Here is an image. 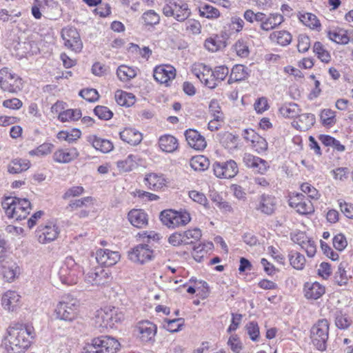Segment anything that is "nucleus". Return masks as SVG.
Returning a JSON list of instances; mask_svg holds the SVG:
<instances>
[{
    "instance_id": "f257e3e1",
    "label": "nucleus",
    "mask_w": 353,
    "mask_h": 353,
    "mask_svg": "<svg viewBox=\"0 0 353 353\" xmlns=\"http://www.w3.org/2000/svg\"><path fill=\"white\" fill-rule=\"evenodd\" d=\"M33 328L30 326L15 323L9 326L4 344L8 353H21L30 345L33 338Z\"/></svg>"
},
{
    "instance_id": "f03ea898",
    "label": "nucleus",
    "mask_w": 353,
    "mask_h": 353,
    "mask_svg": "<svg viewBox=\"0 0 353 353\" xmlns=\"http://www.w3.org/2000/svg\"><path fill=\"white\" fill-rule=\"evenodd\" d=\"M2 205L7 216L17 221L26 219L31 210V204L28 199L17 197H7Z\"/></svg>"
},
{
    "instance_id": "7ed1b4c3",
    "label": "nucleus",
    "mask_w": 353,
    "mask_h": 353,
    "mask_svg": "<svg viewBox=\"0 0 353 353\" xmlns=\"http://www.w3.org/2000/svg\"><path fill=\"white\" fill-rule=\"evenodd\" d=\"M162 12L165 17H172L179 22L185 21L192 14L188 4L183 0H165Z\"/></svg>"
},
{
    "instance_id": "20e7f679",
    "label": "nucleus",
    "mask_w": 353,
    "mask_h": 353,
    "mask_svg": "<svg viewBox=\"0 0 353 353\" xmlns=\"http://www.w3.org/2000/svg\"><path fill=\"white\" fill-rule=\"evenodd\" d=\"M80 267L71 256L65 258L63 264L59 271V276L62 283L71 285L77 283L79 274L81 273Z\"/></svg>"
},
{
    "instance_id": "39448f33",
    "label": "nucleus",
    "mask_w": 353,
    "mask_h": 353,
    "mask_svg": "<svg viewBox=\"0 0 353 353\" xmlns=\"http://www.w3.org/2000/svg\"><path fill=\"white\" fill-rule=\"evenodd\" d=\"M329 336V323L323 319L319 320L311 329L312 343L320 351L326 349V343Z\"/></svg>"
},
{
    "instance_id": "423d86ee",
    "label": "nucleus",
    "mask_w": 353,
    "mask_h": 353,
    "mask_svg": "<svg viewBox=\"0 0 353 353\" xmlns=\"http://www.w3.org/2000/svg\"><path fill=\"white\" fill-rule=\"evenodd\" d=\"M0 88L4 92L17 93L23 88V80L7 68L0 70Z\"/></svg>"
},
{
    "instance_id": "0eeeda50",
    "label": "nucleus",
    "mask_w": 353,
    "mask_h": 353,
    "mask_svg": "<svg viewBox=\"0 0 353 353\" xmlns=\"http://www.w3.org/2000/svg\"><path fill=\"white\" fill-rule=\"evenodd\" d=\"M54 313L57 319L71 322L77 315V302L74 299L63 298L57 304Z\"/></svg>"
},
{
    "instance_id": "6e6552de",
    "label": "nucleus",
    "mask_w": 353,
    "mask_h": 353,
    "mask_svg": "<svg viewBox=\"0 0 353 353\" xmlns=\"http://www.w3.org/2000/svg\"><path fill=\"white\" fill-rule=\"evenodd\" d=\"M191 71L206 87L213 89L217 86L213 70L203 63H194Z\"/></svg>"
},
{
    "instance_id": "1a4fd4ad",
    "label": "nucleus",
    "mask_w": 353,
    "mask_h": 353,
    "mask_svg": "<svg viewBox=\"0 0 353 353\" xmlns=\"http://www.w3.org/2000/svg\"><path fill=\"white\" fill-rule=\"evenodd\" d=\"M289 205L300 214H310L314 212L312 203L303 193H292L290 194Z\"/></svg>"
},
{
    "instance_id": "9d476101",
    "label": "nucleus",
    "mask_w": 353,
    "mask_h": 353,
    "mask_svg": "<svg viewBox=\"0 0 353 353\" xmlns=\"http://www.w3.org/2000/svg\"><path fill=\"white\" fill-rule=\"evenodd\" d=\"M137 338L143 343H154L157 332V325L149 321H143L137 323L135 327Z\"/></svg>"
},
{
    "instance_id": "9b49d317",
    "label": "nucleus",
    "mask_w": 353,
    "mask_h": 353,
    "mask_svg": "<svg viewBox=\"0 0 353 353\" xmlns=\"http://www.w3.org/2000/svg\"><path fill=\"white\" fill-rule=\"evenodd\" d=\"M123 318V314L118 313L117 310L114 307H105L97 311L96 323L99 324V327H112L115 323L121 321Z\"/></svg>"
},
{
    "instance_id": "f8f14e48",
    "label": "nucleus",
    "mask_w": 353,
    "mask_h": 353,
    "mask_svg": "<svg viewBox=\"0 0 353 353\" xmlns=\"http://www.w3.org/2000/svg\"><path fill=\"white\" fill-rule=\"evenodd\" d=\"M61 37L64 41V45L71 50L78 52L83 48V43L79 33L75 28L67 26L61 30Z\"/></svg>"
},
{
    "instance_id": "ddd939ff",
    "label": "nucleus",
    "mask_w": 353,
    "mask_h": 353,
    "mask_svg": "<svg viewBox=\"0 0 353 353\" xmlns=\"http://www.w3.org/2000/svg\"><path fill=\"white\" fill-rule=\"evenodd\" d=\"M277 200L273 195L262 194L254 201V209L261 214L270 216L276 209Z\"/></svg>"
},
{
    "instance_id": "4468645a",
    "label": "nucleus",
    "mask_w": 353,
    "mask_h": 353,
    "mask_svg": "<svg viewBox=\"0 0 353 353\" xmlns=\"http://www.w3.org/2000/svg\"><path fill=\"white\" fill-rule=\"evenodd\" d=\"M212 168L214 175L221 179L233 178L239 172L237 164L233 160L225 162H215Z\"/></svg>"
},
{
    "instance_id": "2eb2a0df",
    "label": "nucleus",
    "mask_w": 353,
    "mask_h": 353,
    "mask_svg": "<svg viewBox=\"0 0 353 353\" xmlns=\"http://www.w3.org/2000/svg\"><path fill=\"white\" fill-rule=\"evenodd\" d=\"M34 5L41 9L50 20H57L62 14V9L59 4L54 0H34Z\"/></svg>"
},
{
    "instance_id": "dca6fc26",
    "label": "nucleus",
    "mask_w": 353,
    "mask_h": 353,
    "mask_svg": "<svg viewBox=\"0 0 353 353\" xmlns=\"http://www.w3.org/2000/svg\"><path fill=\"white\" fill-rule=\"evenodd\" d=\"M130 260L138 263H145L153 258V250L147 244H139L134 247L129 252Z\"/></svg>"
},
{
    "instance_id": "f3484780",
    "label": "nucleus",
    "mask_w": 353,
    "mask_h": 353,
    "mask_svg": "<svg viewBox=\"0 0 353 353\" xmlns=\"http://www.w3.org/2000/svg\"><path fill=\"white\" fill-rule=\"evenodd\" d=\"M85 279L92 285H103L108 283L111 278L109 273L102 267L96 266L85 273Z\"/></svg>"
},
{
    "instance_id": "a211bd4d",
    "label": "nucleus",
    "mask_w": 353,
    "mask_h": 353,
    "mask_svg": "<svg viewBox=\"0 0 353 353\" xmlns=\"http://www.w3.org/2000/svg\"><path fill=\"white\" fill-rule=\"evenodd\" d=\"M60 230L55 224L49 223L45 225H40L36 234L39 242L46 244L55 240Z\"/></svg>"
},
{
    "instance_id": "6ab92c4d",
    "label": "nucleus",
    "mask_w": 353,
    "mask_h": 353,
    "mask_svg": "<svg viewBox=\"0 0 353 353\" xmlns=\"http://www.w3.org/2000/svg\"><path fill=\"white\" fill-rule=\"evenodd\" d=\"M243 162L247 168L261 174H265L269 168L268 163L265 160L250 153L244 154Z\"/></svg>"
},
{
    "instance_id": "aec40b11",
    "label": "nucleus",
    "mask_w": 353,
    "mask_h": 353,
    "mask_svg": "<svg viewBox=\"0 0 353 353\" xmlns=\"http://www.w3.org/2000/svg\"><path fill=\"white\" fill-rule=\"evenodd\" d=\"M175 76L176 70L170 65H160L154 69L153 77L160 83L167 84L170 81L174 79Z\"/></svg>"
},
{
    "instance_id": "412c9836",
    "label": "nucleus",
    "mask_w": 353,
    "mask_h": 353,
    "mask_svg": "<svg viewBox=\"0 0 353 353\" xmlns=\"http://www.w3.org/2000/svg\"><path fill=\"white\" fill-rule=\"evenodd\" d=\"M120 259L118 252L108 249H99L96 252V260L99 264L105 266H112L116 264Z\"/></svg>"
},
{
    "instance_id": "4be33fe9",
    "label": "nucleus",
    "mask_w": 353,
    "mask_h": 353,
    "mask_svg": "<svg viewBox=\"0 0 353 353\" xmlns=\"http://www.w3.org/2000/svg\"><path fill=\"white\" fill-rule=\"evenodd\" d=\"M21 304V296L14 290H8L1 298V305L8 312L15 311Z\"/></svg>"
},
{
    "instance_id": "5701e85b",
    "label": "nucleus",
    "mask_w": 353,
    "mask_h": 353,
    "mask_svg": "<svg viewBox=\"0 0 353 353\" xmlns=\"http://www.w3.org/2000/svg\"><path fill=\"white\" fill-rule=\"evenodd\" d=\"M185 136L191 148L196 150H202L205 148L207 145L205 139L197 130L188 129L185 131Z\"/></svg>"
},
{
    "instance_id": "b1692460",
    "label": "nucleus",
    "mask_w": 353,
    "mask_h": 353,
    "mask_svg": "<svg viewBox=\"0 0 353 353\" xmlns=\"http://www.w3.org/2000/svg\"><path fill=\"white\" fill-rule=\"evenodd\" d=\"M141 158L137 154H129L125 159L118 161L117 166L119 172H128L142 164Z\"/></svg>"
},
{
    "instance_id": "393cba45",
    "label": "nucleus",
    "mask_w": 353,
    "mask_h": 353,
    "mask_svg": "<svg viewBox=\"0 0 353 353\" xmlns=\"http://www.w3.org/2000/svg\"><path fill=\"white\" fill-rule=\"evenodd\" d=\"M79 152L75 148L59 149L53 154V160L59 163H68L77 159Z\"/></svg>"
},
{
    "instance_id": "a878e982",
    "label": "nucleus",
    "mask_w": 353,
    "mask_h": 353,
    "mask_svg": "<svg viewBox=\"0 0 353 353\" xmlns=\"http://www.w3.org/2000/svg\"><path fill=\"white\" fill-rule=\"evenodd\" d=\"M128 219L130 223L137 228H143L148 225V214L141 209H133L128 212Z\"/></svg>"
},
{
    "instance_id": "bb28decb",
    "label": "nucleus",
    "mask_w": 353,
    "mask_h": 353,
    "mask_svg": "<svg viewBox=\"0 0 353 353\" xmlns=\"http://www.w3.org/2000/svg\"><path fill=\"white\" fill-rule=\"evenodd\" d=\"M315 116L311 113H305L297 116L292 122V125L300 131H306L311 128L315 123Z\"/></svg>"
},
{
    "instance_id": "cd10ccee",
    "label": "nucleus",
    "mask_w": 353,
    "mask_h": 353,
    "mask_svg": "<svg viewBox=\"0 0 353 353\" xmlns=\"http://www.w3.org/2000/svg\"><path fill=\"white\" fill-rule=\"evenodd\" d=\"M145 185L152 190H159L165 185L166 179L163 174L150 173L144 178Z\"/></svg>"
},
{
    "instance_id": "c85d7f7f",
    "label": "nucleus",
    "mask_w": 353,
    "mask_h": 353,
    "mask_svg": "<svg viewBox=\"0 0 353 353\" xmlns=\"http://www.w3.org/2000/svg\"><path fill=\"white\" fill-rule=\"evenodd\" d=\"M120 138L124 142L132 145H137L141 143L142 134L134 128H126L119 133Z\"/></svg>"
},
{
    "instance_id": "c756f323",
    "label": "nucleus",
    "mask_w": 353,
    "mask_h": 353,
    "mask_svg": "<svg viewBox=\"0 0 353 353\" xmlns=\"http://www.w3.org/2000/svg\"><path fill=\"white\" fill-rule=\"evenodd\" d=\"M159 146L163 152L172 153L178 149V140L172 135L164 134L159 139Z\"/></svg>"
},
{
    "instance_id": "7c9ffc66",
    "label": "nucleus",
    "mask_w": 353,
    "mask_h": 353,
    "mask_svg": "<svg viewBox=\"0 0 353 353\" xmlns=\"http://www.w3.org/2000/svg\"><path fill=\"white\" fill-rule=\"evenodd\" d=\"M304 291L305 296L307 299L316 300L325 294V289L323 285L318 282L307 283L305 285Z\"/></svg>"
},
{
    "instance_id": "2f4dec72",
    "label": "nucleus",
    "mask_w": 353,
    "mask_h": 353,
    "mask_svg": "<svg viewBox=\"0 0 353 353\" xmlns=\"http://www.w3.org/2000/svg\"><path fill=\"white\" fill-rule=\"evenodd\" d=\"M88 141L97 150L103 153H108L113 149L112 143L108 139L92 135L88 138Z\"/></svg>"
},
{
    "instance_id": "473e14b6",
    "label": "nucleus",
    "mask_w": 353,
    "mask_h": 353,
    "mask_svg": "<svg viewBox=\"0 0 353 353\" xmlns=\"http://www.w3.org/2000/svg\"><path fill=\"white\" fill-rule=\"evenodd\" d=\"M284 21V17L279 13H272L266 17L265 21L261 24V28L264 31H270L279 27Z\"/></svg>"
},
{
    "instance_id": "72a5a7b5",
    "label": "nucleus",
    "mask_w": 353,
    "mask_h": 353,
    "mask_svg": "<svg viewBox=\"0 0 353 353\" xmlns=\"http://www.w3.org/2000/svg\"><path fill=\"white\" fill-rule=\"evenodd\" d=\"M270 40L281 46L289 45L292 39L291 34L286 30L274 31L269 36Z\"/></svg>"
},
{
    "instance_id": "f704fd0d",
    "label": "nucleus",
    "mask_w": 353,
    "mask_h": 353,
    "mask_svg": "<svg viewBox=\"0 0 353 353\" xmlns=\"http://www.w3.org/2000/svg\"><path fill=\"white\" fill-rule=\"evenodd\" d=\"M30 161L25 159H14L8 165V172L10 174H19L30 168Z\"/></svg>"
},
{
    "instance_id": "c9c22d12",
    "label": "nucleus",
    "mask_w": 353,
    "mask_h": 353,
    "mask_svg": "<svg viewBox=\"0 0 353 353\" xmlns=\"http://www.w3.org/2000/svg\"><path fill=\"white\" fill-rule=\"evenodd\" d=\"M248 77V69L243 65H236L232 69L228 79V83L245 80Z\"/></svg>"
},
{
    "instance_id": "e433bc0d",
    "label": "nucleus",
    "mask_w": 353,
    "mask_h": 353,
    "mask_svg": "<svg viewBox=\"0 0 353 353\" xmlns=\"http://www.w3.org/2000/svg\"><path fill=\"white\" fill-rule=\"evenodd\" d=\"M160 219L162 223L170 228L179 227L176 219V211L172 210H163L160 214Z\"/></svg>"
},
{
    "instance_id": "4c0bfd02",
    "label": "nucleus",
    "mask_w": 353,
    "mask_h": 353,
    "mask_svg": "<svg viewBox=\"0 0 353 353\" xmlns=\"http://www.w3.org/2000/svg\"><path fill=\"white\" fill-rule=\"evenodd\" d=\"M114 98L117 103L121 106L130 107L135 102V97L133 94L123 90H117Z\"/></svg>"
},
{
    "instance_id": "58836bf2",
    "label": "nucleus",
    "mask_w": 353,
    "mask_h": 353,
    "mask_svg": "<svg viewBox=\"0 0 353 353\" xmlns=\"http://www.w3.org/2000/svg\"><path fill=\"white\" fill-rule=\"evenodd\" d=\"M328 38L339 44H347L350 41L349 33L343 29H337L334 31H329L327 33Z\"/></svg>"
},
{
    "instance_id": "ea45409f",
    "label": "nucleus",
    "mask_w": 353,
    "mask_h": 353,
    "mask_svg": "<svg viewBox=\"0 0 353 353\" xmlns=\"http://www.w3.org/2000/svg\"><path fill=\"white\" fill-rule=\"evenodd\" d=\"M117 74L121 81L126 82L134 79L137 74L134 68L125 65H121L118 67Z\"/></svg>"
},
{
    "instance_id": "a19ab883",
    "label": "nucleus",
    "mask_w": 353,
    "mask_h": 353,
    "mask_svg": "<svg viewBox=\"0 0 353 353\" xmlns=\"http://www.w3.org/2000/svg\"><path fill=\"white\" fill-rule=\"evenodd\" d=\"M280 114L285 118H296L300 113V109L297 104L290 103L283 105L279 108Z\"/></svg>"
},
{
    "instance_id": "79ce46f5",
    "label": "nucleus",
    "mask_w": 353,
    "mask_h": 353,
    "mask_svg": "<svg viewBox=\"0 0 353 353\" xmlns=\"http://www.w3.org/2000/svg\"><path fill=\"white\" fill-rule=\"evenodd\" d=\"M288 258L290 265L296 270H303L305 264V256L301 253L291 250L289 252Z\"/></svg>"
},
{
    "instance_id": "37998d69",
    "label": "nucleus",
    "mask_w": 353,
    "mask_h": 353,
    "mask_svg": "<svg viewBox=\"0 0 353 353\" xmlns=\"http://www.w3.org/2000/svg\"><path fill=\"white\" fill-rule=\"evenodd\" d=\"M313 52L322 62L327 63L331 61L330 53L321 42L314 43Z\"/></svg>"
},
{
    "instance_id": "c03bdc74",
    "label": "nucleus",
    "mask_w": 353,
    "mask_h": 353,
    "mask_svg": "<svg viewBox=\"0 0 353 353\" xmlns=\"http://www.w3.org/2000/svg\"><path fill=\"white\" fill-rule=\"evenodd\" d=\"M300 20L311 29L319 30L321 23L314 14L307 12L300 15Z\"/></svg>"
},
{
    "instance_id": "a18cd8bd",
    "label": "nucleus",
    "mask_w": 353,
    "mask_h": 353,
    "mask_svg": "<svg viewBox=\"0 0 353 353\" xmlns=\"http://www.w3.org/2000/svg\"><path fill=\"white\" fill-rule=\"evenodd\" d=\"M209 165V160L203 155L194 157L190 160V166L196 171H204Z\"/></svg>"
},
{
    "instance_id": "49530a36",
    "label": "nucleus",
    "mask_w": 353,
    "mask_h": 353,
    "mask_svg": "<svg viewBox=\"0 0 353 353\" xmlns=\"http://www.w3.org/2000/svg\"><path fill=\"white\" fill-rule=\"evenodd\" d=\"M320 119L325 126L332 127L336 122V112L331 109H324L321 112Z\"/></svg>"
},
{
    "instance_id": "de8ad7c7",
    "label": "nucleus",
    "mask_w": 353,
    "mask_h": 353,
    "mask_svg": "<svg viewBox=\"0 0 353 353\" xmlns=\"http://www.w3.org/2000/svg\"><path fill=\"white\" fill-rule=\"evenodd\" d=\"M81 112L79 109H68L59 114V119L61 122L74 121L80 119Z\"/></svg>"
},
{
    "instance_id": "09e8293b",
    "label": "nucleus",
    "mask_w": 353,
    "mask_h": 353,
    "mask_svg": "<svg viewBox=\"0 0 353 353\" xmlns=\"http://www.w3.org/2000/svg\"><path fill=\"white\" fill-rule=\"evenodd\" d=\"M108 336H101L94 339L89 347L88 353H98L105 352V343L107 342Z\"/></svg>"
},
{
    "instance_id": "8fccbe9b",
    "label": "nucleus",
    "mask_w": 353,
    "mask_h": 353,
    "mask_svg": "<svg viewBox=\"0 0 353 353\" xmlns=\"http://www.w3.org/2000/svg\"><path fill=\"white\" fill-rule=\"evenodd\" d=\"M335 325L341 330H345L350 327L352 321L350 317L341 311H336L334 314Z\"/></svg>"
},
{
    "instance_id": "3c124183",
    "label": "nucleus",
    "mask_w": 353,
    "mask_h": 353,
    "mask_svg": "<svg viewBox=\"0 0 353 353\" xmlns=\"http://www.w3.org/2000/svg\"><path fill=\"white\" fill-rule=\"evenodd\" d=\"M200 16L207 19H216L220 15L219 10L210 5L205 4L199 8Z\"/></svg>"
},
{
    "instance_id": "603ef678",
    "label": "nucleus",
    "mask_w": 353,
    "mask_h": 353,
    "mask_svg": "<svg viewBox=\"0 0 353 353\" xmlns=\"http://www.w3.org/2000/svg\"><path fill=\"white\" fill-rule=\"evenodd\" d=\"M321 141L326 146H332L337 151L343 152L345 150V146L342 145L339 141L329 135H321Z\"/></svg>"
},
{
    "instance_id": "864d4df0",
    "label": "nucleus",
    "mask_w": 353,
    "mask_h": 353,
    "mask_svg": "<svg viewBox=\"0 0 353 353\" xmlns=\"http://www.w3.org/2000/svg\"><path fill=\"white\" fill-rule=\"evenodd\" d=\"M143 23L146 26H154L159 23L160 17L153 10H150L145 12L141 17Z\"/></svg>"
},
{
    "instance_id": "5fc2aeb1",
    "label": "nucleus",
    "mask_w": 353,
    "mask_h": 353,
    "mask_svg": "<svg viewBox=\"0 0 353 353\" xmlns=\"http://www.w3.org/2000/svg\"><path fill=\"white\" fill-rule=\"evenodd\" d=\"M185 245L194 243L198 241L201 236V231L199 228L188 230L182 232Z\"/></svg>"
},
{
    "instance_id": "6e6d98bb",
    "label": "nucleus",
    "mask_w": 353,
    "mask_h": 353,
    "mask_svg": "<svg viewBox=\"0 0 353 353\" xmlns=\"http://www.w3.org/2000/svg\"><path fill=\"white\" fill-rule=\"evenodd\" d=\"M234 49L240 57L246 58L249 56L250 50L248 43L243 39H239L235 43Z\"/></svg>"
},
{
    "instance_id": "4d7b16f0",
    "label": "nucleus",
    "mask_w": 353,
    "mask_h": 353,
    "mask_svg": "<svg viewBox=\"0 0 353 353\" xmlns=\"http://www.w3.org/2000/svg\"><path fill=\"white\" fill-rule=\"evenodd\" d=\"M209 111L212 118H214L216 121H223V114L217 100H211L209 104Z\"/></svg>"
},
{
    "instance_id": "13d9d810",
    "label": "nucleus",
    "mask_w": 353,
    "mask_h": 353,
    "mask_svg": "<svg viewBox=\"0 0 353 353\" xmlns=\"http://www.w3.org/2000/svg\"><path fill=\"white\" fill-rule=\"evenodd\" d=\"M301 190L303 194H307V198L318 200L320 198L319 191L308 183H304L301 185Z\"/></svg>"
},
{
    "instance_id": "bf43d9fd",
    "label": "nucleus",
    "mask_w": 353,
    "mask_h": 353,
    "mask_svg": "<svg viewBox=\"0 0 353 353\" xmlns=\"http://www.w3.org/2000/svg\"><path fill=\"white\" fill-rule=\"evenodd\" d=\"M53 148V144L50 143H44L40 145L36 149L30 151L29 154L32 156H45L50 154L52 152Z\"/></svg>"
},
{
    "instance_id": "052dcab7",
    "label": "nucleus",
    "mask_w": 353,
    "mask_h": 353,
    "mask_svg": "<svg viewBox=\"0 0 353 353\" xmlns=\"http://www.w3.org/2000/svg\"><path fill=\"white\" fill-rule=\"evenodd\" d=\"M301 248L304 250L309 257L314 256L316 252V245L312 238L307 236L304 243H301Z\"/></svg>"
},
{
    "instance_id": "680f3d73",
    "label": "nucleus",
    "mask_w": 353,
    "mask_h": 353,
    "mask_svg": "<svg viewBox=\"0 0 353 353\" xmlns=\"http://www.w3.org/2000/svg\"><path fill=\"white\" fill-rule=\"evenodd\" d=\"M79 95L89 102H95L99 98L97 90L94 88L83 89L79 92Z\"/></svg>"
},
{
    "instance_id": "e2e57ef3",
    "label": "nucleus",
    "mask_w": 353,
    "mask_h": 353,
    "mask_svg": "<svg viewBox=\"0 0 353 353\" xmlns=\"http://www.w3.org/2000/svg\"><path fill=\"white\" fill-rule=\"evenodd\" d=\"M105 346V352L98 353H116L119 350L120 343L116 339L108 336Z\"/></svg>"
},
{
    "instance_id": "0e129e2a",
    "label": "nucleus",
    "mask_w": 353,
    "mask_h": 353,
    "mask_svg": "<svg viewBox=\"0 0 353 353\" xmlns=\"http://www.w3.org/2000/svg\"><path fill=\"white\" fill-rule=\"evenodd\" d=\"M167 325L165 326L168 331L170 332H176L181 330L183 325V319L181 318L174 319H166L165 321Z\"/></svg>"
},
{
    "instance_id": "69168bd1",
    "label": "nucleus",
    "mask_w": 353,
    "mask_h": 353,
    "mask_svg": "<svg viewBox=\"0 0 353 353\" xmlns=\"http://www.w3.org/2000/svg\"><path fill=\"white\" fill-rule=\"evenodd\" d=\"M94 114L101 119L109 120L112 116L113 113L105 106L97 105L94 109Z\"/></svg>"
},
{
    "instance_id": "338daca9",
    "label": "nucleus",
    "mask_w": 353,
    "mask_h": 353,
    "mask_svg": "<svg viewBox=\"0 0 353 353\" xmlns=\"http://www.w3.org/2000/svg\"><path fill=\"white\" fill-rule=\"evenodd\" d=\"M310 48V39L306 34H300L298 37L297 48L300 52H305Z\"/></svg>"
},
{
    "instance_id": "774afa93",
    "label": "nucleus",
    "mask_w": 353,
    "mask_h": 353,
    "mask_svg": "<svg viewBox=\"0 0 353 353\" xmlns=\"http://www.w3.org/2000/svg\"><path fill=\"white\" fill-rule=\"evenodd\" d=\"M213 72L214 74L216 81L218 85L220 82H221L223 80H224L225 78L228 76V74L229 73V69H228V68H227L224 65H220V66L216 67L213 70Z\"/></svg>"
}]
</instances>
